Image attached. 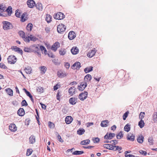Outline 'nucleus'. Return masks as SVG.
<instances>
[{
	"label": "nucleus",
	"instance_id": "f257e3e1",
	"mask_svg": "<svg viewBox=\"0 0 157 157\" xmlns=\"http://www.w3.org/2000/svg\"><path fill=\"white\" fill-rule=\"evenodd\" d=\"M2 23L3 25V28L4 30H7L13 27L12 24L8 21H3Z\"/></svg>",
	"mask_w": 157,
	"mask_h": 157
},
{
	"label": "nucleus",
	"instance_id": "f03ea898",
	"mask_svg": "<svg viewBox=\"0 0 157 157\" xmlns=\"http://www.w3.org/2000/svg\"><path fill=\"white\" fill-rule=\"evenodd\" d=\"M66 29V27L62 24H61L57 26V32L59 33H62V32L65 31Z\"/></svg>",
	"mask_w": 157,
	"mask_h": 157
},
{
	"label": "nucleus",
	"instance_id": "7ed1b4c3",
	"mask_svg": "<svg viewBox=\"0 0 157 157\" xmlns=\"http://www.w3.org/2000/svg\"><path fill=\"white\" fill-rule=\"evenodd\" d=\"M39 46V45L38 44H34L31 45L32 52H36L39 54V52L40 51Z\"/></svg>",
	"mask_w": 157,
	"mask_h": 157
},
{
	"label": "nucleus",
	"instance_id": "20e7f679",
	"mask_svg": "<svg viewBox=\"0 0 157 157\" xmlns=\"http://www.w3.org/2000/svg\"><path fill=\"white\" fill-rule=\"evenodd\" d=\"M8 62L9 63L11 64L15 63L17 61V58L15 56L11 55L9 56L7 58Z\"/></svg>",
	"mask_w": 157,
	"mask_h": 157
},
{
	"label": "nucleus",
	"instance_id": "39448f33",
	"mask_svg": "<svg viewBox=\"0 0 157 157\" xmlns=\"http://www.w3.org/2000/svg\"><path fill=\"white\" fill-rule=\"evenodd\" d=\"M64 14L61 12H59L54 15V17L56 19L62 20L64 18Z\"/></svg>",
	"mask_w": 157,
	"mask_h": 157
},
{
	"label": "nucleus",
	"instance_id": "423d86ee",
	"mask_svg": "<svg viewBox=\"0 0 157 157\" xmlns=\"http://www.w3.org/2000/svg\"><path fill=\"white\" fill-rule=\"evenodd\" d=\"M18 33L20 36L22 37L25 41L27 42H29L30 40H29V38L25 36V33L23 31H19L18 32Z\"/></svg>",
	"mask_w": 157,
	"mask_h": 157
},
{
	"label": "nucleus",
	"instance_id": "0eeeda50",
	"mask_svg": "<svg viewBox=\"0 0 157 157\" xmlns=\"http://www.w3.org/2000/svg\"><path fill=\"white\" fill-rule=\"evenodd\" d=\"M87 94L88 93L86 91H84L79 94L78 98L81 100L83 101L87 98Z\"/></svg>",
	"mask_w": 157,
	"mask_h": 157
},
{
	"label": "nucleus",
	"instance_id": "6e6552de",
	"mask_svg": "<svg viewBox=\"0 0 157 157\" xmlns=\"http://www.w3.org/2000/svg\"><path fill=\"white\" fill-rule=\"evenodd\" d=\"M60 45V44L59 42H56L55 43L52 45L51 49L54 52H56L58 48L59 47Z\"/></svg>",
	"mask_w": 157,
	"mask_h": 157
},
{
	"label": "nucleus",
	"instance_id": "1a4fd4ad",
	"mask_svg": "<svg viewBox=\"0 0 157 157\" xmlns=\"http://www.w3.org/2000/svg\"><path fill=\"white\" fill-rule=\"evenodd\" d=\"M28 6L30 8H32L35 5V2L33 0H28L27 1Z\"/></svg>",
	"mask_w": 157,
	"mask_h": 157
},
{
	"label": "nucleus",
	"instance_id": "9d476101",
	"mask_svg": "<svg viewBox=\"0 0 157 157\" xmlns=\"http://www.w3.org/2000/svg\"><path fill=\"white\" fill-rule=\"evenodd\" d=\"M9 128L12 132H15L17 130V127L14 124H11L9 125Z\"/></svg>",
	"mask_w": 157,
	"mask_h": 157
},
{
	"label": "nucleus",
	"instance_id": "9b49d317",
	"mask_svg": "<svg viewBox=\"0 0 157 157\" xmlns=\"http://www.w3.org/2000/svg\"><path fill=\"white\" fill-rule=\"evenodd\" d=\"M13 48H11L12 50H14L16 52H17L18 53H19L21 55H22L23 51L21 49L16 46H13Z\"/></svg>",
	"mask_w": 157,
	"mask_h": 157
},
{
	"label": "nucleus",
	"instance_id": "f8f14e48",
	"mask_svg": "<svg viewBox=\"0 0 157 157\" xmlns=\"http://www.w3.org/2000/svg\"><path fill=\"white\" fill-rule=\"evenodd\" d=\"M96 52V51L94 49V50H92L88 53L87 56L89 58H91L95 55Z\"/></svg>",
	"mask_w": 157,
	"mask_h": 157
},
{
	"label": "nucleus",
	"instance_id": "ddd939ff",
	"mask_svg": "<svg viewBox=\"0 0 157 157\" xmlns=\"http://www.w3.org/2000/svg\"><path fill=\"white\" fill-rule=\"evenodd\" d=\"M75 33L73 31L70 32L68 35V38L70 40H72L75 37Z\"/></svg>",
	"mask_w": 157,
	"mask_h": 157
},
{
	"label": "nucleus",
	"instance_id": "4468645a",
	"mask_svg": "<svg viewBox=\"0 0 157 157\" xmlns=\"http://www.w3.org/2000/svg\"><path fill=\"white\" fill-rule=\"evenodd\" d=\"M135 136L131 133H129L127 136V139L128 140H129L132 141L134 140Z\"/></svg>",
	"mask_w": 157,
	"mask_h": 157
},
{
	"label": "nucleus",
	"instance_id": "2eb2a0df",
	"mask_svg": "<svg viewBox=\"0 0 157 157\" xmlns=\"http://www.w3.org/2000/svg\"><path fill=\"white\" fill-rule=\"evenodd\" d=\"M73 120L72 117L70 116H68L66 117L65 121L67 124H70Z\"/></svg>",
	"mask_w": 157,
	"mask_h": 157
},
{
	"label": "nucleus",
	"instance_id": "dca6fc26",
	"mask_svg": "<svg viewBox=\"0 0 157 157\" xmlns=\"http://www.w3.org/2000/svg\"><path fill=\"white\" fill-rule=\"evenodd\" d=\"M76 89V88L74 86L70 87L69 89L68 92L72 96L75 94Z\"/></svg>",
	"mask_w": 157,
	"mask_h": 157
},
{
	"label": "nucleus",
	"instance_id": "f3484780",
	"mask_svg": "<svg viewBox=\"0 0 157 157\" xmlns=\"http://www.w3.org/2000/svg\"><path fill=\"white\" fill-rule=\"evenodd\" d=\"M77 100V98H71L69 99V101L70 104L74 105L76 103Z\"/></svg>",
	"mask_w": 157,
	"mask_h": 157
},
{
	"label": "nucleus",
	"instance_id": "a211bd4d",
	"mask_svg": "<svg viewBox=\"0 0 157 157\" xmlns=\"http://www.w3.org/2000/svg\"><path fill=\"white\" fill-rule=\"evenodd\" d=\"M72 54L76 55L79 52V50L77 47H73L71 50Z\"/></svg>",
	"mask_w": 157,
	"mask_h": 157
},
{
	"label": "nucleus",
	"instance_id": "6ab92c4d",
	"mask_svg": "<svg viewBox=\"0 0 157 157\" xmlns=\"http://www.w3.org/2000/svg\"><path fill=\"white\" fill-rule=\"evenodd\" d=\"M17 114L20 116H24L25 114L24 110L23 108H20L17 112Z\"/></svg>",
	"mask_w": 157,
	"mask_h": 157
},
{
	"label": "nucleus",
	"instance_id": "aec40b11",
	"mask_svg": "<svg viewBox=\"0 0 157 157\" xmlns=\"http://www.w3.org/2000/svg\"><path fill=\"white\" fill-rule=\"evenodd\" d=\"M152 123L157 122V112H155L153 115L152 119L151 120Z\"/></svg>",
	"mask_w": 157,
	"mask_h": 157
},
{
	"label": "nucleus",
	"instance_id": "412c9836",
	"mask_svg": "<svg viewBox=\"0 0 157 157\" xmlns=\"http://www.w3.org/2000/svg\"><path fill=\"white\" fill-rule=\"evenodd\" d=\"M5 11H6L7 12L8 16H11L12 13V7L11 6H9L5 10Z\"/></svg>",
	"mask_w": 157,
	"mask_h": 157
},
{
	"label": "nucleus",
	"instance_id": "4be33fe9",
	"mask_svg": "<svg viewBox=\"0 0 157 157\" xmlns=\"http://www.w3.org/2000/svg\"><path fill=\"white\" fill-rule=\"evenodd\" d=\"M35 137L33 135H31L29 138V143L30 144H33L35 142Z\"/></svg>",
	"mask_w": 157,
	"mask_h": 157
},
{
	"label": "nucleus",
	"instance_id": "5701e85b",
	"mask_svg": "<svg viewBox=\"0 0 157 157\" xmlns=\"http://www.w3.org/2000/svg\"><path fill=\"white\" fill-rule=\"evenodd\" d=\"M144 136L142 135H140L138 137L137 140L138 143L142 144L144 141Z\"/></svg>",
	"mask_w": 157,
	"mask_h": 157
},
{
	"label": "nucleus",
	"instance_id": "b1692460",
	"mask_svg": "<svg viewBox=\"0 0 157 157\" xmlns=\"http://www.w3.org/2000/svg\"><path fill=\"white\" fill-rule=\"evenodd\" d=\"M6 91L8 94L10 96H13V91L10 88H8L5 89Z\"/></svg>",
	"mask_w": 157,
	"mask_h": 157
},
{
	"label": "nucleus",
	"instance_id": "393cba45",
	"mask_svg": "<svg viewBox=\"0 0 157 157\" xmlns=\"http://www.w3.org/2000/svg\"><path fill=\"white\" fill-rule=\"evenodd\" d=\"M91 79V76L90 74H87L85 76L84 80L86 82L90 81Z\"/></svg>",
	"mask_w": 157,
	"mask_h": 157
},
{
	"label": "nucleus",
	"instance_id": "a878e982",
	"mask_svg": "<svg viewBox=\"0 0 157 157\" xmlns=\"http://www.w3.org/2000/svg\"><path fill=\"white\" fill-rule=\"evenodd\" d=\"M6 9V5L3 3L0 4V12H5V10Z\"/></svg>",
	"mask_w": 157,
	"mask_h": 157
},
{
	"label": "nucleus",
	"instance_id": "bb28decb",
	"mask_svg": "<svg viewBox=\"0 0 157 157\" xmlns=\"http://www.w3.org/2000/svg\"><path fill=\"white\" fill-rule=\"evenodd\" d=\"M93 67L91 66L90 67H87L84 69V71L86 73H88L93 71Z\"/></svg>",
	"mask_w": 157,
	"mask_h": 157
},
{
	"label": "nucleus",
	"instance_id": "cd10ccee",
	"mask_svg": "<svg viewBox=\"0 0 157 157\" xmlns=\"http://www.w3.org/2000/svg\"><path fill=\"white\" fill-rule=\"evenodd\" d=\"M90 141L89 139H87L85 140H82L80 144L82 145H86L89 144Z\"/></svg>",
	"mask_w": 157,
	"mask_h": 157
},
{
	"label": "nucleus",
	"instance_id": "c85d7f7f",
	"mask_svg": "<svg viewBox=\"0 0 157 157\" xmlns=\"http://www.w3.org/2000/svg\"><path fill=\"white\" fill-rule=\"evenodd\" d=\"M109 123L108 120H105L102 121L101 124V126L102 127H106L107 126V124Z\"/></svg>",
	"mask_w": 157,
	"mask_h": 157
},
{
	"label": "nucleus",
	"instance_id": "c756f323",
	"mask_svg": "<svg viewBox=\"0 0 157 157\" xmlns=\"http://www.w3.org/2000/svg\"><path fill=\"white\" fill-rule=\"evenodd\" d=\"M24 70L27 74H30L31 72L32 69L31 67L28 66L27 67L25 68Z\"/></svg>",
	"mask_w": 157,
	"mask_h": 157
},
{
	"label": "nucleus",
	"instance_id": "7c9ffc66",
	"mask_svg": "<svg viewBox=\"0 0 157 157\" xmlns=\"http://www.w3.org/2000/svg\"><path fill=\"white\" fill-rule=\"evenodd\" d=\"M36 8L39 10H42L43 9L42 4L40 3H37L36 4Z\"/></svg>",
	"mask_w": 157,
	"mask_h": 157
},
{
	"label": "nucleus",
	"instance_id": "2f4dec72",
	"mask_svg": "<svg viewBox=\"0 0 157 157\" xmlns=\"http://www.w3.org/2000/svg\"><path fill=\"white\" fill-rule=\"evenodd\" d=\"M85 132V130L84 129L80 128L78 130L77 133L78 135H81L83 134Z\"/></svg>",
	"mask_w": 157,
	"mask_h": 157
},
{
	"label": "nucleus",
	"instance_id": "473e14b6",
	"mask_svg": "<svg viewBox=\"0 0 157 157\" xmlns=\"http://www.w3.org/2000/svg\"><path fill=\"white\" fill-rule=\"evenodd\" d=\"M40 71H41L42 74H44L47 71L46 67L44 66H41L40 67Z\"/></svg>",
	"mask_w": 157,
	"mask_h": 157
},
{
	"label": "nucleus",
	"instance_id": "72a5a7b5",
	"mask_svg": "<svg viewBox=\"0 0 157 157\" xmlns=\"http://www.w3.org/2000/svg\"><path fill=\"white\" fill-rule=\"evenodd\" d=\"M28 38H29V39H30V40L33 41H35L37 40L38 38L34 36H33L32 35H30V36H29Z\"/></svg>",
	"mask_w": 157,
	"mask_h": 157
},
{
	"label": "nucleus",
	"instance_id": "f704fd0d",
	"mask_svg": "<svg viewBox=\"0 0 157 157\" xmlns=\"http://www.w3.org/2000/svg\"><path fill=\"white\" fill-rule=\"evenodd\" d=\"M24 51L26 52L30 53L32 52L31 48V46L29 47H25L24 49Z\"/></svg>",
	"mask_w": 157,
	"mask_h": 157
},
{
	"label": "nucleus",
	"instance_id": "c9c22d12",
	"mask_svg": "<svg viewBox=\"0 0 157 157\" xmlns=\"http://www.w3.org/2000/svg\"><path fill=\"white\" fill-rule=\"evenodd\" d=\"M130 125H129L128 124H126L124 128V130L127 132L130 130Z\"/></svg>",
	"mask_w": 157,
	"mask_h": 157
},
{
	"label": "nucleus",
	"instance_id": "e433bc0d",
	"mask_svg": "<svg viewBox=\"0 0 157 157\" xmlns=\"http://www.w3.org/2000/svg\"><path fill=\"white\" fill-rule=\"evenodd\" d=\"M131 152V151H126L124 152L125 154V157H135V156L131 154H127V153H129Z\"/></svg>",
	"mask_w": 157,
	"mask_h": 157
},
{
	"label": "nucleus",
	"instance_id": "4c0bfd02",
	"mask_svg": "<svg viewBox=\"0 0 157 157\" xmlns=\"http://www.w3.org/2000/svg\"><path fill=\"white\" fill-rule=\"evenodd\" d=\"M84 153L83 151H74L72 153L73 155H80Z\"/></svg>",
	"mask_w": 157,
	"mask_h": 157
},
{
	"label": "nucleus",
	"instance_id": "58836bf2",
	"mask_svg": "<svg viewBox=\"0 0 157 157\" xmlns=\"http://www.w3.org/2000/svg\"><path fill=\"white\" fill-rule=\"evenodd\" d=\"M33 28V24L31 23H29L27 25L26 28L27 30L31 31Z\"/></svg>",
	"mask_w": 157,
	"mask_h": 157
},
{
	"label": "nucleus",
	"instance_id": "ea45409f",
	"mask_svg": "<svg viewBox=\"0 0 157 157\" xmlns=\"http://www.w3.org/2000/svg\"><path fill=\"white\" fill-rule=\"evenodd\" d=\"M138 125L140 128H142L144 125V121L141 120L139 122Z\"/></svg>",
	"mask_w": 157,
	"mask_h": 157
},
{
	"label": "nucleus",
	"instance_id": "a19ab883",
	"mask_svg": "<svg viewBox=\"0 0 157 157\" xmlns=\"http://www.w3.org/2000/svg\"><path fill=\"white\" fill-rule=\"evenodd\" d=\"M123 136V134H122V132L121 131L118 134H117L116 137L117 139H121Z\"/></svg>",
	"mask_w": 157,
	"mask_h": 157
},
{
	"label": "nucleus",
	"instance_id": "79ce46f5",
	"mask_svg": "<svg viewBox=\"0 0 157 157\" xmlns=\"http://www.w3.org/2000/svg\"><path fill=\"white\" fill-rule=\"evenodd\" d=\"M52 17L50 15H47L46 18V20L48 23H49L51 22L52 20Z\"/></svg>",
	"mask_w": 157,
	"mask_h": 157
},
{
	"label": "nucleus",
	"instance_id": "37998d69",
	"mask_svg": "<svg viewBox=\"0 0 157 157\" xmlns=\"http://www.w3.org/2000/svg\"><path fill=\"white\" fill-rule=\"evenodd\" d=\"M66 52V51L65 49H61L59 51V54L60 55L63 56Z\"/></svg>",
	"mask_w": 157,
	"mask_h": 157
},
{
	"label": "nucleus",
	"instance_id": "c03bdc74",
	"mask_svg": "<svg viewBox=\"0 0 157 157\" xmlns=\"http://www.w3.org/2000/svg\"><path fill=\"white\" fill-rule=\"evenodd\" d=\"M15 15L17 17H20L21 13L19 10H17L15 11Z\"/></svg>",
	"mask_w": 157,
	"mask_h": 157
},
{
	"label": "nucleus",
	"instance_id": "a18cd8bd",
	"mask_svg": "<svg viewBox=\"0 0 157 157\" xmlns=\"http://www.w3.org/2000/svg\"><path fill=\"white\" fill-rule=\"evenodd\" d=\"M42 51H44V54L46 55V54L47 53V50L42 45H40V48H39Z\"/></svg>",
	"mask_w": 157,
	"mask_h": 157
},
{
	"label": "nucleus",
	"instance_id": "49530a36",
	"mask_svg": "<svg viewBox=\"0 0 157 157\" xmlns=\"http://www.w3.org/2000/svg\"><path fill=\"white\" fill-rule=\"evenodd\" d=\"M37 92L40 93H42L43 92V88L42 87L39 86L37 88Z\"/></svg>",
	"mask_w": 157,
	"mask_h": 157
},
{
	"label": "nucleus",
	"instance_id": "de8ad7c7",
	"mask_svg": "<svg viewBox=\"0 0 157 157\" xmlns=\"http://www.w3.org/2000/svg\"><path fill=\"white\" fill-rule=\"evenodd\" d=\"M56 135L57 136V139L58 140L62 143L63 142V140L61 138V136L58 134V132H56Z\"/></svg>",
	"mask_w": 157,
	"mask_h": 157
},
{
	"label": "nucleus",
	"instance_id": "09e8293b",
	"mask_svg": "<svg viewBox=\"0 0 157 157\" xmlns=\"http://www.w3.org/2000/svg\"><path fill=\"white\" fill-rule=\"evenodd\" d=\"M115 148L114 151H116L117 150H118L119 151V153H121V152L120 151L122 149V147H121L115 145Z\"/></svg>",
	"mask_w": 157,
	"mask_h": 157
},
{
	"label": "nucleus",
	"instance_id": "8fccbe9b",
	"mask_svg": "<svg viewBox=\"0 0 157 157\" xmlns=\"http://www.w3.org/2000/svg\"><path fill=\"white\" fill-rule=\"evenodd\" d=\"M76 66L75 69L79 70L81 67V63L79 62H76Z\"/></svg>",
	"mask_w": 157,
	"mask_h": 157
},
{
	"label": "nucleus",
	"instance_id": "3c124183",
	"mask_svg": "<svg viewBox=\"0 0 157 157\" xmlns=\"http://www.w3.org/2000/svg\"><path fill=\"white\" fill-rule=\"evenodd\" d=\"M145 114L144 112H141L139 115V118L142 120L144 117Z\"/></svg>",
	"mask_w": 157,
	"mask_h": 157
},
{
	"label": "nucleus",
	"instance_id": "603ef678",
	"mask_svg": "<svg viewBox=\"0 0 157 157\" xmlns=\"http://www.w3.org/2000/svg\"><path fill=\"white\" fill-rule=\"evenodd\" d=\"M21 105L22 106H26L28 105V104L25 100H24L22 101L21 102Z\"/></svg>",
	"mask_w": 157,
	"mask_h": 157
},
{
	"label": "nucleus",
	"instance_id": "864d4df0",
	"mask_svg": "<svg viewBox=\"0 0 157 157\" xmlns=\"http://www.w3.org/2000/svg\"><path fill=\"white\" fill-rule=\"evenodd\" d=\"M48 126L50 128H54L55 127V125L53 123L49 121L48 122Z\"/></svg>",
	"mask_w": 157,
	"mask_h": 157
},
{
	"label": "nucleus",
	"instance_id": "5fc2aeb1",
	"mask_svg": "<svg viewBox=\"0 0 157 157\" xmlns=\"http://www.w3.org/2000/svg\"><path fill=\"white\" fill-rule=\"evenodd\" d=\"M87 84L85 82H82L81 83L80 86H82L84 89L87 86Z\"/></svg>",
	"mask_w": 157,
	"mask_h": 157
},
{
	"label": "nucleus",
	"instance_id": "6e6d98bb",
	"mask_svg": "<svg viewBox=\"0 0 157 157\" xmlns=\"http://www.w3.org/2000/svg\"><path fill=\"white\" fill-rule=\"evenodd\" d=\"M153 139L151 137L149 138L148 139V141L150 145H152L153 144Z\"/></svg>",
	"mask_w": 157,
	"mask_h": 157
},
{
	"label": "nucleus",
	"instance_id": "4d7b16f0",
	"mask_svg": "<svg viewBox=\"0 0 157 157\" xmlns=\"http://www.w3.org/2000/svg\"><path fill=\"white\" fill-rule=\"evenodd\" d=\"M61 96V93L60 91L59 90L58 91L56 95V98L58 100H59L60 97Z\"/></svg>",
	"mask_w": 157,
	"mask_h": 157
},
{
	"label": "nucleus",
	"instance_id": "13d9d810",
	"mask_svg": "<svg viewBox=\"0 0 157 157\" xmlns=\"http://www.w3.org/2000/svg\"><path fill=\"white\" fill-rule=\"evenodd\" d=\"M57 75L59 77H63L65 76V74L62 72H58Z\"/></svg>",
	"mask_w": 157,
	"mask_h": 157
},
{
	"label": "nucleus",
	"instance_id": "bf43d9fd",
	"mask_svg": "<svg viewBox=\"0 0 157 157\" xmlns=\"http://www.w3.org/2000/svg\"><path fill=\"white\" fill-rule=\"evenodd\" d=\"M118 141L116 140H112L110 141V143L112 144V145H115L118 143Z\"/></svg>",
	"mask_w": 157,
	"mask_h": 157
},
{
	"label": "nucleus",
	"instance_id": "052dcab7",
	"mask_svg": "<svg viewBox=\"0 0 157 157\" xmlns=\"http://www.w3.org/2000/svg\"><path fill=\"white\" fill-rule=\"evenodd\" d=\"M32 151L33 150L32 149L30 150L28 149L27 150L26 155L27 156H29L32 153Z\"/></svg>",
	"mask_w": 157,
	"mask_h": 157
},
{
	"label": "nucleus",
	"instance_id": "680f3d73",
	"mask_svg": "<svg viewBox=\"0 0 157 157\" xmlns=\"http://www.w3.org/2000/svg\"><path fill=\"white\" fill-rule=\"evenodd\" d=\"M0 68L4 69L7 68V67L4 64L1 63H0Z\"/></svg>",
	"mask_w": 157,
	"mask_h": 157
},
{
	"label": "nucleus",
	"instance_id": "e2e57ef3",
	"mask_svg": "<svg viewBox=\"0 0 157 157\" xmlns=\"http://www.w3.org/2000/svg\"><path fill=\"white\" fill-rule=\"evenodd\" d=\"M109 136L110 140H111L115 136V134L114 133H110L109 134Z\"/></svg>",
	"mask_w": 157,
	"mask_h": 157
},
{
	"label": "nucleus",
	"instance_id": "0e129e2a",
	"mask_svg": "<svg viewBox=\"0 0 157 157\" xmlns=\"http://www.w3.org/2000/svg\"><path fill=\"white\" fill-rule=\"evenodd\" d=\"M128 112H126L125 113H124L123 116V119L124 120H126V118L128 116Z\"/></svg>",
	"mask_w": 157,
	"mask_h": 157
},
{
	"label": "nucleus",
	"instance_id": "69168bd1",
	"mask_svg": "<svg viewBox=\"0 0 157 157\" xmlns=\"http://www.w3.org/2000/svg\"><path fill=\"white\" fill-rule=\"evenodd\" d=\"M110 146V144H104L103 145V147L106 149H109Z\"/></svg>",
	"mask_w": 157,
	"mask_h": 157
},
{
	"label": "nucleus",
	"instance_id": "338daca9",
	"mask_svg": "<svg viewBox=\"0 0 157 157\" xmlns=\"http://www.w3.org/2000/svg\"><path fill=\"white\" fill-rule=\"evenodd\" d=\"M139 152L141 154L144 155H146L147 154V152L146 151L142 150H140L139 151Z\"/></svg>",
	"mask_w": 157,
	"mask_h": 157
},
{
	"label": "nucleus",
	"instance_id": "774afa93",
	"mask_svg": "<svg viewBox=\"0 0 157 157\" xmlns=\"http://www.w3.org/2000/svg\"><path fill=\"white\" fill-rule=\"evenodd\" d=\"M48 55L49 57L52 58H54L55 57V56L53 54V53L51 52H49L48 53Z\"/></svg>",
	"mask_w": 157,
	"mask_h": 157
}]
</instances>
